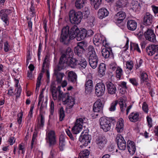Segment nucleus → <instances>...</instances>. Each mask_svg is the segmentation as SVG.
<instances>
[{
  "mask_svg": "<svg viewBox=\"0 0 158 158\" xmlns=\"http://www.w3.org/2000/svg\"><path fill=\"white\" fill-rule=\"evenodd\" d=\"M71 23L74 24L71 28L72 32L73 34L71 35V38H74L76 37L78 41H80L84 39L87 36L86 30L83 28L80 30L76 25V24L80 23L81 20H69Z\"/></svg>",
  "mask_w": 158,
  "mask_h": 158,
  "instance_id": "nucleus-1",
  "label": "nucleus"
},
{
  "mask_svg": "<svg viewBox=\"0 0 158 158\" xmlns=\"http://www.w3.org/2000/svg\"><path fill=\"white\" fill-rule=\"evenodd\" d=\"M73 52L70 48L68 47L66 50L65 52L61 56L59 63L57 65V69L61 70L65 68V65L67 64L68 59L70 56H73Z\"/></svg>",
  "mask_w": 158,
  "mask_h": 158,
  "instance_id": "nucleus-2",
  "label": "nucleus"
},
{
  "mask_svg": "<svg viewBox=\"0 0 158 158\" xmlns=\"http://www.w3.org/2000/svg\"><path fill=\"white\" fill-rule=\"evenodd\" d=\"M69 27L67 26L64 27L61 31V34L60 37V41L64 44H68L70 41V40L74 39L71 38V35L73 34V32H72L71 28L70 31H69Z\"/></svg>",
  "mask_w": 158,
  "mask_h": 158,
  "instance_id": "nucleus-3",
  "label": "nucleus"
},
{
  "mask_svg": "<svg viewBox=\"0 0 158 158\" xmlns=\"http://www.w3.org/2000/svg\"><path fill=\"white\" fill-rule=\"evenodd\" d=\"M99 122L100 128L104 131L107 132L110 129L111 123L114 124L115 122V120L112 118L102 117L100 118Z\"/></svg>",
  "mask_w": 158,
  "mask_h": 158,
  "instance_id": "nucleus-4",
  "label": "nucleus"
},
{
  "mask_svg": "<svg viewBox=\"0 0 158 158\" xmlns=\"http://www.w3.org/2000/svg\"><path fill=\"white\" fill-rule=\"evenodd\" d=\"M62 100L63 104L66 105V109L72 108L75 104L74 98L68 93L63 95Z\"/></svg>",
  "mask_w": 158,
  "mask_h": 158,
  "instance_id": "nucleus-5",
  "label": "nucleus"
},
{
  "mask_svg": "<svg viewBox=\"0 0 158 158\" xmlns=\"http://www.w3.org/2000/svg\"><path fill=\"white\" fill-rule=\"evenodd\" d=\"M61 86H59L57 89L56 88L55 83L54 82L52 83L50 90L52 94L53 99L55 100L57 99H60L61 98L63 92L61 90Z\"/></svg>",
  "mask_w": 158,
  "mask_h": 158,
  "instance_id": "nucleus-6",
  "label": "nucleus"
},
{
  "mask_svg": "<svg viewBox=\"0 0 158 158\" xmlns=\"http://www.w3.org/2000/svg\"><path fill=\"white\" fill-rule=\"evenodd\" d=\"M46 139L51 147L56 143L55 132L53 130L48 131L46 132Z\"/></svg>",
  "mask_w": 158,
  "mask_h": 158,
  "instance_id": "nucleus-7",
  "label": "nucleus"
},
{
  "mask_svg": "<svg viewBox=\"0 0 158 158\" xmlns=\"http://www.w3.org/2000/svg\"><path fill=\"white\" fill-rule=\"evenodd\" d=\"M87 43L84 41L78 43L77 46L74 48L75 53L78 56V57H82L83 53L85 50L84 48L87 46Z\"/></svg>",
  "mask_w": 158,
  "mask_h": 158,
  "instance_id": "nucleus-8",
  "label": "nucleus"
},
{
  "mask_svg": "<svg viewBox=\"0 0 158 158\" xmlns=\"http://www.w3.org/2000/svg\"><path fill=\"white\" fill-rule=\"evenodd\" d=\"M91 139L90 136L88 135L86 131L82 132L79 137V140L82 144L85 146H87L90 143Z\"/></svg>",
  "mask_w": 158,
  "mask_h": 158,
  "instance_id": "nucleus-9",
  "label": "nucleus"
},
{
  "mask_svg": "<svg viewBox=\"0 0 158 158\" xmlns=\"http://www.w3.org/2000/svg\"><path fill=\"white\" fill-rule=\"evenodd\" d=\"M143 34L146 40L153 43L156 41V35L153 30L148 28L144 33Z\"/></svg>",
  "mask_w": 158,
  "mask_h": 158,
  "instance_id": "nucleus-10",
  "label": "nucleus"
},
{
  "mask_svg": "<svg viewBox=\"0 0 158 158\" xmlns=\"http://www.w3.org/2000/svg\"><path fill=\"white\" fill-rule=\"evenodd\" d=\"M146 50L148 55L152 56L156 54L155 58V59L158 58V45H150L146 48Z\"/></svg>",
  "mask_w": 158,
  "mask_h": 158,
  "instance_id": "nucleus-11",
  "label": "nucleus"
},
{
  "mask_svg": "<svg viewBox=\"0 0 158 158\" xmlns=\"http://www.w3.org/2000/svg\"><path fill=\"white\" fill-rule=\"evenodd\" d=\"M83 124V120L81 118L77 119L74 126L72 128V131L74 134H77L81 131Z\"/></svg>",
  "mask_w": 158,
  "mask_h": 158,
  "instance_id": "nucleus-12",
  "label": "nucleus"
},
{
  "mask_svg": "<svg viewBox=\"0 0 158 158\" xmlns=\"http://www.w3.org/2000/svg\"><path fill=\"white\" fill-rule=\"evenodd\" d=\"M118 147L121 150H125L126 148V142L122 136L120 134H118L116 138Z\"/></svg>",
  "mask_w": 158,
  "mask_h": 158,
  "instance_id": "nucleus-13",
  "label": "nucleus"
},
{
  "mask_svg": "<svg viewBox=\"0 0 158 158\" xmlns=\"http://www.w3.org/2000/svg\"><path fill=\"white\" fill-rule=\"evenodd\" d=\"M105 90V85L102 83H97L95 86V94L98 97L102 96L104 94Z\"/></svg>",
  "mask_w": 158,
  "mask_h": 158,
  "instance_id": "nucleus-14",
  "label": "nucleus"
},
{
  "mask_svg": "<svg viewBox=\"0 0 158 158\" xmlns=\"http://www.w3.org/2000/svg\"><path fill=\"white\" fill-rule=\"evenodd\" d=\"M69 20H82V13L81 11L76 12L72 10L69 12Z\"/></svg>",
  "mask_w": 158,
  "mask_h": 158,
  "instance_id": "nucleus-15",
  "label": "nucleus"
},
{
  "mask_svg": "<svg viewBox=\"0 0 158 158\" xmlns=\"http://www.w3.org/2000/svg\"><path fill=\"white\" fill-rule=\"evenodd\" d=\"M107 140L104 136H101L98 137L96 140V143L99 148L103 149L105 146Z\"/></svg>",
  "mask_w": 158,
  "mask_h": 158,
  "instance_id": "nucleus-16",
  "label": "nucleus"
},
{
  "mask_svg": "<svg viewBox=\"0 0 158 158\" xmlns=\"http://www.w3.org/2000/svg\"><path fill=\"white\" fill-rule=\"evenodd\" d=\"M102 101L101 99H98L94 103L93 110L94 112H98L100 114L102 113L103 107Z\"/></svg>",
  "mask_w": 158,
  "mask_h": 158,
  "instance_id": "nucleus-17",
  "label": "nucleus"
},
{
  "mask_svg": "<svg viewBox=\"0 0 158 158\" xmlns=\"http://www.w3.org/2000/svg\"><path fill=\"white\" fill-rule=\"evenodd\" d=\"M106 85L108 94L113 95L116 93L117 90L115 85L112 82L107 81L106 83Z\"/></svg>",
  "mask_w": 158,
  "mask_h": 158,
  "instance_id": "nucleus-18",
  "label": "nucleus"
},
{
  "mask_svg": "<svg viewBox=\"0 0 158 158\" xmlns=\"http://www.w3.org/2000/svg\"><path fill=\"white\" fill-rule=\"evenodd\" d=\"M127 148L130 154L131 155H134L136 151V146L135 143L132 141L128 140L127 142Z\"/></svg>",
  "mask_w": 158,
  "mask_h": 158,
  "instance_id": "nucleus-19",
  "label": "nucleus"
},
{
  "mask_svg": "<svg viewBox=\"0 0 158 158\" xmlns=\"http://www.w3.org/2000/svg\"><path fill=\"white\" fill-rule=\"evenodd\" d=\"M98 61V59L97 55L90 56L89 57V63L90 66L93 69L96 68Z\"/></svg>",
  "mask_w": 158,
  "mask_h": 158,
  "instance_id": "nucleus-20",
  "label": "nucleus"
},
{
  "mask_svg": "<svg viewBox=\"0 0 158 158\" xmlns=\"http://www.w3.org/2000/svg\"><path fill=\"white\" fill-rule=\"evenodd\" d=\"M78 65L79 68L80 70L85 69L87 65V62L83 57H77Z\"/></svg>",
  "mask_w": 158,
  "mask_h": 158,
  "instance_id": "nucleus-21",
  "label": "nucleus"
},
{
  "mask_svg": "<svg viewBox=\"0 0 158 158\" xmlns=\"http://www.w3.org/2000/svg\"><path fill=\"white\" fill-rule=\"evenodd\" d=\"M104 40V37L100 34L96 35H94L93 38V42L96 46H100L102 45V42Z\"/></svg>",
  "mask_w": 158,
  "mask_h": 158,
  "instance_id": "nucleus-22",
  "label": "nucleus"
},
{
  "mask_svg": "<svg viewBox=\"0 0 158 158\" xmlns=\"http://www.w3.org/2000/svg\"><path fill=\"white\" fill-rule=\"evenodd\" d=\"M139 113L137 112H133L130 113L128 116L129 120L132 122L135 123L139 120Z\"/></svg>",
  "mask_w": 158,
  "mask_h": 158,
  "instance_id": "nucleus-23",
  "label": "nucleus"
},
{
  "mask_svg": "<svg viewBox=\"0 0 158 158\" xmlns=\"http://www.w3.org/2000/svg\"><path fill=\"white\" fill-rule=\"evenodd\" d=\"M78 59L70 56L68 59L67 65L72 68H75L78 65Z\"/></svg>",
  "mask_w": 158,
  "mask_h": 158,
  "instance_id": "nucleus-24",
  "label": "nucleus"
},
{
  "mask_svg": "<svg viewBox=\"0 0 158 158\" xmlns=\"http://www.w3.org/2000/svg\"><path fill=\"white\" fill-rule=\"evenodd\" d=\"M123 123L124 121L121 118H120L117 122L115 129L118 133H121L123 131L124 127Z\"/></svg>",
  "mask_w": 158,
  "mask_h": 158,
  "instance_id": "nucleus-25",
  "label": "nucleus"
},
{
  "mask_svg": "<svg viewBox=\"0 0 158 158\" xmlns=\"http://www.w3.org/2000/svg\"><path fill=\"white\" fill-rule=\"evenodd\" d=\"M60 70L57 69V67H56L54 70V74L56 76V81L59 83L61 82L62 79L64 76V73L59 72Z\"/></svg>",
  "mask_w": 158,
  "mask_h": 158,
  "instance_id": "nucleus-26",
  "label": "nucleus"
},
{
  "mask_svg": "<svg viewBox=\"0 0 158 158\" xmlns=\"http://www.w3.org/2000/svg\"><path fill=\"white\" fill-rule=\"evenodd\" d=\"M109 12L105 8H102L99 9L98 12V16L100 19L107 16L108 15Z\"/></svg>",
  "mask_w": 158,
  "mask_h": 158,
  "instance_id": "nucleus-27",
  "label": "nucleus"
},
{
  "mask_svg": "<svg viewBox=\"0 0 158 158\" xmlns=\"http://www.w3.org/2000/svg\"><path fill=\"white\" fill-rule=\"evenodd\" d=\"M127 28L131 31L135 30L137 27V23L135 20H128L127 23Z\"/></svg>",
  "mask_w": 158,
  "mask_h": 158,
  "instance_id": "nucleus-28",
  "label": "nucleus"
},
{
  "mask_svg": "<svg viewBox=\"0 0 158 158\" xmlns=\"http://www.w3.org/2000/svg\"><path fill=\"white\" fill-rule=\"evenodd\" d=\"M68 80L69 81L73 83H75L77 81V75L74 72L70 71L68 74Z\"/></svg>",
  "mask_w": 158,
  "mask_h": 158,
  "instance_id": "nucleus-29",
  "label": "nucleus"
},
{
  "mask_svg": "<svg viewBox=\"0 0 158 158\" xmlns=\"http://www.w3.org/2000/svg\"><path fill=\"white\" fill-rule=\"evenodd\" d=\"M93 82L91 79L87 78L85 84V91H89L93 87Z\"/></svg>",
  "mask_w": 158,
  "mask_h": 158,
  "instance_id": "nucleus-30",
  "label": "nucleus"
},
{
  "mask_svg": "<svg viewBox=\"0 0 158 158\" xmlns=\"http://www.w3.org/2000/svg\"><path fill=\"white\" fill-rule=\"evenodd\" d=\"M111 49L110 48H103L102 51V56L105 58H107L112 55Z\"/></svg>",
  "mask_w": 158,
  "mask_h": 158,
  "instance_id": "nucleus-31",
  "label": "nucleus"
},
{
  "mask_svg": "<svg viewBox=\"0 0 158 158\" xmlns=\"http://www.w3.org/2000/svg\"><path fill=\"white\" fill-rule=\"evenodd\" d=\"M65 137L63 135L60 136L59 138V147L60 150H64L65 147Z\"/></svg>",
  "mask_w": 158,
  "mask_h": 158,
  "instance_id": "nucleus-32",
  "label": "nucleus"
},
{
  "mask_svg": "<svg viewBox=\"0 0 158 158\" xmlns=\"http://www.w3.org/2000/svg\"><path fill=\"white\" fill-rule=\"evenodd\" d=\"M10 10L8 9H3L0 11V16L2 20H7L8 14L10 13Z\"/></svg>",
  "mask_w": 158,
  "mask_h": 158,
  "instance_id": "nucleus-33",
  "label": "nucleus"
},
{
  "mask_svg": "<svg viewBox=\"0 0 158 158\" xmlns=\"http://www.w3.org/2000/svg\"><path fill=\"white\" fill-rule=\"evenodd\" d=\"M126 17L125 13L123 11L118 12L114 16L115 20H124Z\"/></svg>",
  "mask_w": 158,
  "mask_h": 158,
  "instance_id": "nucleus-34",
  "label": "nucleus"
},
{
  "mask_svg": "<svg viewBox=\"0 0 158 158\" xmlns=\"http://www.w3.org/2000/svg\"><path fill=\"white\" fill-rule=\"evenodd\" d=\"M127 0H118L116 3V6L118 9L122 8L127 4Z\"/></svg>",
  "mask_w": 158,
  "mask_h": 158,
  "instance_id": "nucleus-35",
  "label": "nucleus"
},
{
  "mask_svg": "<svg viewBox=\"0 0 158 158\" xmlns=\"http://www.w3.org/2000/svg\"><path fill=\"white\" fill-rule=\"evenodd\" d=\"M90 3L94 6L95 9H98L101 5L102 0H90Z\"/></svg>",
  "mask_w": 158,
  "mask_h": 158,
  "instance_id": "nucleus-36",
  "label": "nucleus"
},
{
  "mask_svg": "<svg viewBox=\"0 0 158 158\" xmlns=\"http://www.w3.org/2000/svg\"><path fill=\"white\" fill-rule=\"evenodd\" d=\"M98 73L100 75L103 76L105 73L106 70V65L103 63H101L99 66Z\"/></svg>",
  "mask_w": 158,
  "mask_h": 158,
  "instance_id": "nucleus-37",
  "label": "nucleus"
},
{
  "mask_svg": "<svg viewBox=\"0 0 158 158\" xmlns=\"http://www.w3.org/2000/svg\"><path fill=\"white\" fill-rule=\"evenodd\" d=\"M15 87H17V88L15 89V90L16 91V98L17 99L20 96L22 89L20 87H18V84L19 83V80L18 79H16V78L15 79Z\"/></svg>",
  "mask_w": 158,
  "mask_h": 158,
  "instance_id": "nucleus-38",
  "label": "nucleus"
},
{
  "mask_svg": "<svg viewBox=\"0 0 158 158\" xmlns=\"http://www.w3.org/2000/svg\"><path fill=\"white\" fill-rule=\"evenodd\" d=\"M40 120H38V124L37 125V127L38 128L41 129L42 128L44 125V117L42 114H40Z\"/></svg>",
  "mask_w": 158,
  "mask_h": 158,
  "instance_id": "nucleus-39",
  "label": "nucleus"
},
{
  "mask_svg": "<svg viewBox=\"0 0 158 158\" xmlns=\"http://www.w3.org/2000/svg\"><path fill=\"white\" fill-rule=\"evenodd\" d=\"M90 152L87 149H85L80 152L79 154V158H88Z\"/></svg>",
  "mask_w": 158,
  "mask_h": 158,
  "instance_id": "nucleus-40",
  "label": "nucleus"
},
{
  "mask_svg": "<svg viewBox=\"0 0 158 158\" xmlns=\"http://www.w3.org/2000/svg\"><path fill=\"white\" fill-rule=\"evenodd\" d=\"M85 0H76L75 3V6L76 8L80 9L84 6Z\"/></svg>",
  "mask_w": 158,
  "mask_h": 158,
  "instance_id": "nucleus-41",
  "label": "nucleus"
},
{
  "mask_svg": "<svg viewBox=\"0 0 158 158\" xmlns=\"http://www.w3.org/2000/svg\"><path fill=\"white\" fill-rule=\"evenodd\" d=\"M140 78L141 83L148 81V75L147 73L144 72H143L141 73Z\"/></svg>",
  "mask_w": 158,
  "mask_h": 158,
  "instance_id": "nucleus-42",
  "label": "nucleus"
},
{
  "mask_svg": "<svg viewBox=\"0 0 158 158\" xmlns=\"http://www.w3.org/2000/svg\"><path fill=\"white\" fill-rule=\"evenodd\" d=\"M58 114L59 115V119L60 121H62L65 116V112L63 108L62 107L59 109Z\"/></svg>",
  "mask_w": 158,
  "mask_h": 158,
  "instance_id": "nucleus-43",
  "label": "nucleus"
},
{
  "mask_svg": "<svg viewBox=\"0 0 158 158\" xmlns=\"http://www.w3.org/2000/svg\"><path fill=\"white\" fill-rule=\"evenodd\" d=\"M118 104L120 107V109L122 112H123L125 111L127 106V105L123 99H120L118 102Z\"/></svg>",
  "mask_w": 158,
  "mask_h": 158,
  "instance_id": "nucleus-44",
  "label": "nucleus"
},
{
  "mask_svg": "<svg viewBox=\"0 0 158 158\" xmlns=\"http://www.w3.org/2000/svg\"><path fill=\"white\" fill-rule=\"evenodd\" d=\"M88 54L89 55V56L96 55L94 48L93 46L89 45V46L88 48Z\"/></svg>",
  "mask_w": 158,
  "mask_h": 158,
  "instance_id": "nucleus-45",
  "label": "nucleus"
},
{
  "mask_svg": "<svg viewBox=\"0 0 158 158\" xmlns=\"http://www.w3.org/2000/svg\"><path fill=\"white\" fill-rule=\"evenodd\" d=\"M37 136V133L36 132H34L32 136V138L31 142V148L32 149L36 143V138Z\"/></svg>",
  "mask_w": 158,
  "mask_h": 158,
  "instance_id": "nucleus-46",
  "label": "nucleus"
},
{
  "mask_svg": "<svg viewBox=\"0 0 158 158\" xmlns=\"http://www.w3.org/2000/svg\"><path fill=\"white\" fill-rule=\"evenodd\" d=\"M48 56H46L44 62L42 65V71L43 72H44L45 71V67H47L48 64Z\"/></svg>",
  "mask_w": 158,
  "mask_h": 158,
  "instance_id": "nucleus-47",
  "label": "nucleus"
},
{
  "mask_svg": "<svg viewBox=\"0 0 158 158\" xmlns=\"http://www.w3.org/2000/svg\"><path fill=\"white\" fill-rule=\"evenodd\" d=\"M89 15V11L87 7H85L84 11L82 13V19H85L88 18Z\"/></svg>",
  "mask_w": 158,
  "mask_h": 158,
  "instance_id": "nucleus-48",
  "label": "nucleus"
},
{
  "mask_svg": "<svg viewBox=\"0 0 158 158\" xmlns=\"http://www.w3.org/2000/svg\"><path fill=\"white\" fill-rule=\"evenodd\" d=\"M118 102L117 101H115L113 102L110 104V107L109 110L110 111H114L116 109V106L118 103Z\"/></svg>",
  "mask_w": 158,
  "mask_h": 158,
  "instance_id": "nucleus-49",
  "label": "nucleus"
},
{
  "mask_svg": "<svg viewBox=\"0 0 158 158\" xmlns=\"http://www.w3.org/2000/svg\"><path fill=\"white\" fill-rule=\"evenodd\" d=\"M123 75V71L120 67H118L116 71V77L118 79H120Z\"/></svg>",
  "mask_w": 158,
  "mask_h": 158,
  "instance_id": "nucleus-50",
  "label": "nucleus"
},
{
  "mask_svg": "<svg viewBox=\"0 0 158 158\" xmlns=\"http://www.w3.org/2000/svg\"><path fill=\"white\" fill-rule=\"evenodd\" d=\"M3 49L5 52H7L11 50L10 45L7 41L4 43Z\"/></svg>",
  "mask_w": 158,
  "mask_h": 158,
  "instance_id": "nucleus-51",
  "label": "nucleus"
},
{
  "mask_svg": "<svg viewBox=\"0 0 158 158\" xmlns=\"http://www.w3.org/2000/svg\"><path fill=\"white\" fill-rule=\"evenodd\" d=\"M43 74L42 73H41L39 75V76L37 78V81L36 88V90H38L39 89V88L40 87V85L41 80Z\"/></svg>",
  "mask_w": 158,
  "mask_h": 158,
  "instance_id": "nucleus-52",
  "label": "nucleus"
},
{
  "mask_svg": "<svg viewBox=\"0 0 158 158\" xmlns=\"http://www.w3.org/2000/svg\"><path fill=\"white\" fill-rule=\"evenodd\" d=\"M152 20H142L141 24V27L143 28V25L145 26H150L151 25L152 22Z\"/></svg>",
  "mask_w": 158,
  "mask_h": 158,
  "instance_id": "nucleus-53",
  "label": "nucleus"
},
{
  "mask_svg": "<svg viewBox=\"0 0 158 158\" xmlns=\"http://www.w3.org/2000/svg\"><path fill=\"white\" fill-rule=\"evenodd\" d=\"M132 47L133 48L134 50H136L139 53H141V51L139 48L138 44L136 43H133L131 44L130 46V49H131Z\"/></svg>",
  "mask_w": 158,
  "mask_h": 158,
  "instance_id": "nucleus-54",
  "label": "nucleus"
},
{
  "mask_svg": "<svg viewBox=\"0 0 158 158\" xmlns=\"http://www.w3.org/2000/svg\"><path fill=\"white\" fill-rule=\"evenodd\" d=\"M19 150L21 151V153L24 154L25 152L26 149L25 145L23 143L19 144L18 146Z\"/></svg>",
  "mask_w": 158,
  "mask_h": 158,
  "instance_id": "nucleus-55",
  "label": "nucleus"
},
{
  "mask_svg": "<svg viewBox=\"0 0 158 158\" xmlns=\"http://www.w3.org/2000/svg\"><path fill=\"white\" fill-rule=\"evenodd\" d=\"M126 84V82L124 81H122L119 84V86L121 87L122 88L124 89V90H123L122 91V93L123 94L125 93L126 92V89L127 88Z\"/></svg>",
  "mask_w": 158,
  "mask_h": 158,
  "instance_id": "nucleus-56",
  "label": "nucleus"
},
{
  "mask_svg": "<svg viewBox=\"0 0 158 158\" xmlns=\"http://www.w3.org/2000/svg\"><path fill=\"white\" fill-rule=\"evenodd\" d=\"M126 66L127 69L131 70L133 66V64L132 61H127L126 63Z\"/></svg>",
  "mask_w": 158,
  "mask_h": 158,
  "instance_id": "nucleus-57",
  "label": "nucleus"
},
{
  "mask_svg": "<svg viewBox=\"0 0 158 158\" xmlns=\"http://www.w3.org/2000/svg\"><path fill=\"white\" fill-rule=\"evenodd\" d=\"M129 81L134 86H137L138 85V80L135 78H130Z\"/></svg>",
  "mask_w": 158,
  "mask_h": 158,
  "instance_id": "nucleus-58",
  "label": "nucleus"
},
{
  "mask_svg": "<svg viewBox=\"0 0 158 158\" xmlns=\"http://www.w3.org/2000/svg\"><path fill=\"white\" fill-rule=\"evenodd\" d=\"M153 19V16L149 12L146 13L143 17V20H152Z\"/></svg>",
  "mask_w": 158,
  "mask_h": 158,
  "instance_id": "nucleus-59",
  "label": "nucleus"
},
{
  "mask_svg": "<svg viewBox=\"0 0 158 158\" xmlns=\"http://www.w3.org/2000/svg\"><path fill=\"white\" fill-rule=\"evenodd\" d=\"M18 118H17V122L19 125L21 124L22 122V118L23 116V112H22L19 113L18 115Z\"/></svg>",
  "mask_w": 158,
  "mask_h": 158,
  "instance_id": "nucleus-60",
  "label": "nucleus"
},
{
  "mask_svg": "<svg viewBox=\"0 0 158 158\" xmlns=\"http://www.w3.org/2000/svg\"><path fill=\"white\" fill-rule=\"evenodd\" d=\"M147 121L148 123V126L149 128L152 127V119L151 117L148 116L147 117Z\"/></svg>",
  "mask_w": 158,
  "mask_h": 158,
  "instance_id": "nucleus-61",
  "label": "nucleus"
},
{
  "mask_svg": "<svg viewBox=\"0 0 158 158\" xmlns=\"http://www.w3.org/2000/svg\"><path fill=\"white\" fill-rule=\"evenodd\" d=\"M50 107V113L52 115L53 114L54 110V104L53 101L51 102Z\"/></svg>",
  "mask_w": 158,
  "mask_h": 158,
  "instance_id": "nucleus-62",
  "label": "nucleus"
},
{
  "mask_svg": "<svg viewBox=\"0 0 158 158\" xmlns=\"http://www.w3.org/2000/svg\"><path fill=\"white\" fill-rule=\"evenodd\" d=\"M139 4L137 2H136L132 5L131 8L134 11L136 12L139 7Z\"/></svg>",
  "mask_w": 158,
  "mask_h": 158,
  "instance_id": "nucleus-63",
  "label": "nucleus"
},
{
  "mask_svg": "<svg viewBox=\"0 0 158 158\" xmlns=\"http://www.w3.org/2000/svg\"><path fill=\"white\" fill-rule=\"evenodd\" d=\"M114 22L119 27L124 26L125 23L123 20H114Z\"/></svg>",
  "mask_w": 158,
  "mask_h": 158,
  "instance_id": "nucleus-64",
  "label": "nucleus"
}]
</instances>
